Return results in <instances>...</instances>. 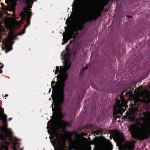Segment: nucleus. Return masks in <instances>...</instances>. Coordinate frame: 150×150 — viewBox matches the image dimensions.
I'll list each match as a JSON object with an SVG mask.
<instances>
[{
    "label": "nucleus",
    "instance_id": "obj_22",
    "mask_svg": "<svg viewBox=\"0 0 150 150\" xmlns=\"http://www.w3.org/2000/svg\"><path fill=\"white\" fill-rule=\"evenodd\" d=\"M48 127H47V129H48Z\"/></svg>",
    "mask_w": 150,
    "mask_h": 150
},
{
    "label": "nucleus",
    "instance_id": "obj_23",
    "mask_svg": "<svg viewBox=\"0 0 150 150\" xmlns=\"http://www.w3.org/2000/svg\"><path fill=\"white\" fill-rule=\"evenodd\" d=\"M1 40V38H0V40Z\"/></svg>",
    "mask_w": 150,
    "mask_h": 150
},
{
    "label": "nucleus",
    "instance_id": "obj_14",
    "mask_svg": "<svg viewBox=\"0 0 150 150\" xmlns=\"http://www.w3.org/2000/svg\"><path fill=\"white\" fill-rule=\"evenodd\" d=\"M139 112V116H138V117H140V116H141V113H140V112Z\"/></svg>",
    "mask_w": 150,
    "mask_h": 150
},
{
    "label": "nucleus",
    "instance_id": "obj_16",
    "mask_svg": "<svg viewBox=\"0 0 150 150\" xmlns=\"http://www.w3.org/2000/svg\"><path fill=\"white\" fill-rule=\"evenodd\" d=\"M12 119V118H10L9 119V121H11V120Z\"/></svg>",
    "mask_w": 150,
    "mask_h": 150
},
{
    "label": "nucleus",
    "instance_id": "obj_25",
    "mask_svg": "<svg viewBox=\"0 0 150 150\" xmlns=\"http://www.w3.org/2000/svg\"><path fill=\"white\" fill-rule=\"evenodd\" d=\"M35 1H36V0H34Z\"/></svg>",
    "mask_w": 150,
    "mask_h": 150
},
{
    "label": "nucleus",
    "instance_id": "obj_19",
    "mask_svg": "<svg viewBox=\"0 0 150 150\" xmlns=\"http://www.w3.org/2000/svg\"><path fill=\"white\" fill-rule=\"evenodd\" d=\"M66 24H67V25H68V23H67V20L66 21Z\"/></svg>",
    "mask_w": 150,
    "mask_h": 150
},
{
    "label": "nucleus",
    "instance_id": "obj_11",
    "mask_svg": "<svg viewBox=\"0 0 150 150\" xmlns=\"http://www.w3.org/2000/svg\"><path fill=\"white\" fill-rule=\"evenodd\" d=\"M107 148L108 150H112L113 149L112 146L109 140H107L106 143Z\"/></svg>",
    "mask_w": 150,
    "mask_h": 150
},
{
    "label": "nucleus",
    "instance_id": "obj_20",
    "mask_svg": "<svg viewBox=\"0 0 150 150\" xmlns=\"http://www.w3.org/2000/svg\"><path fill=\"white\" fill-rule=\"evenodd\" d=\"M8 96V95H7V94L6 95H5V96Z\"/></svg>",
    "mask_w": 150,
    "mask_h": 150
},
{
    "label": "nucleus",
    "instance_id": "obj_8",
    "mask_svg": "<svg viewBox=\"0 0 150 150\" xmlns=\"http://www.w3.org/2000/svg\"><path fill=\"white\" fill-rule=\"evenodd\" d=\"M134 142H127L122 146L123 150H132L134 149Z\"/></svg>",
    "mask_w": 150,
    "mask_h": 150
},
{
    "label": "nucleus",
    "instance_id": "obj_24",
    "mask_svg": "<svg viewBox=\"0 0 150 150\" xmlns=\"http://www.w3.org/2000/svg\"><path fill=\"white\" fill-rule=\"evenodd\" d=\"M2 42L3 44H4V42Z\"/></svg>",
    "mask_w": 150,
    "mask_h": 150
},
{
    "label": "nucleus",
    "instance_id": "obj_12",
    "mask_svg": "<svg viewBox=\"0 0 150 150\" xmlns=\"http://www.w3.org/2000/svg\"><path fill=\"white\" fill-rule=\"evenodd\" d=\"M3 65L0 66V74H1L2 72V71L1 70V69L3 68Z\"/></svg>",
    "mask_w": 150,
    "mask_h": 150
},
{
    "label": "nucleus",
    "instance_id": "obj_10",
    "mask_svg": "<svg viewBox=\"0 0 150 150\" xmlns=\"http://www.w3.org/2000/svg\"><path fill=\"white\" fill-rule=\"evenodd\" d=\"M115 138L119 142H121L123 140L122 135L119 133L116 134L115 135Z\"/></svg>",
    "mask_w": 150,
    "mask_h": 150
},
{
    "label": "nucleus",
    "instance_id": "obj_1",
    "mask_svg": "<svg viewBox=\"0 0 150 150\" xmlns=\"http://www.w3.org/2000/svg\"><path fill=\"white\" fill-rule=\"evenodd\" d=\"M72 41L70 40L69 44L66 47V53L64 55L62 58V63L64 64L63 66H58L56 67V70L54 72L55 75L58 74L57 79V83L56 84V89L54 92H53V89L52 91L53 96H52V99L54 103V108H53V105H51L52 107L53 115L54 114V119L53 120L49 121L47 124H50V126H66L67 123L63 121L62 119L63 115L61 113V109L60 105L62 103L64 98V82L67 79V71L70 67L71 64L69 59L70 55L68 49V47Z\"/></svg>",
    "mask_w": 150,
    "mask_h": 150
},
{
    "label": "nucleus",
    "instance_id": "obj_17",
    "mask_svg": "<svg viewBox=\"0 0 150 150\" xmlns=\"http://www.w3.org/2000/svg\"><path fill=\"white\" fill-rule=\"evenodd\" d=\"M54 82H51V85L52 86L53 83H54Z\"/></svg>",
    "mask_w": 150,
    "mask_h": 150
},
{
    "label": "nucleus",
    "instance_id": "obj_5",
    "mask_svg": "<svg viewBox=\"0 0 150 150\" xmlns=\"http://www.w3.org/2000/svg\"><path fill=\"white\" fill-rule=\"evenodd\" d=\"M33 3V0H25V3L26 7L24 8L23 11L21 12L20 15L21 17V20H25L27 22L25 27L20 32L17 33L15 35H14L13 34H11L9 35L8 39L9 42H8L7 38L5 39V42L4 43L5 48V53H6L12 49L11 47V41L14 39H17V36L18 35H22L25 33L26 28L30 24L29 19L31 16V13L29 9L32 7L31 4Z\"/></svg>",
    "mask_w": 150,
    "mask_h": 150
},
{
    "label": "nucleus",
    "instance_id": "obj_15",
    "mask_svg": "<svg viewBox=\"0 0 150 150\" xmlns=\"http://www.w3.org/2000/svg\"><path fill=\"white\" fill-rule=\"evenodd\" d=\"M127 17L129 18H131L132 17L131 16H128Z\"/></svg>",
    "mask_w": 150,
    "mask_h": 150
},
{
    "label": "nucleus",
    "instance_id": "obj_18",
    "mask_svg": "<svg viewBox=\"0 0 150 150\" xmlns=\"http://www.w3.org/2000/svg\"><path fill=\"white\" fill-rule=\"evenodd\" d=\"M47 132H48V133L49 134H50V132H49V130H47Z\"/></svg>",
    "mask_w": 150,
    "mask_h": 150
},
{
    "label": "nucleus",
    "instance_id": "obj_9",
    "mask_svg": "<svg viewBox=\"0 0 150 150\" xmlns=\"http://www.w3.org/2000/svg\"><path fill=\"white\" fill-rule=\"evenodd\" d=\"M142 99L137 98V100L135 101V102H140L142 103H145L148 105L150 103V96L146 95L145 96H142Z\"/></svg>",
    "mask_w": 150,
    "mask_h": 150
},
{
    "label": "nucleus",
    "instance_id": "obj_2",
    "mask_svg": "<svg viewBox=\"0 0 150 150\" xmlns=\"http://www.w3.org/2000/svg\"><path fill=\"white\" fill-rule=\"evenodd\" d=\"M73 10L71 23L74 25H79L81 18H83L86 21L94 20L101 15L103 9V6H100L92 9L86 16H83V13L85 11L86 6L83 0H74L71 6Z\"/></svg>",
    "mask_w": 150,
    "mask_h": 150
},
{
    "label": "nucleus",
    "instance_id": "obj_7",
    "mask_svg": "<svg viewBox=\"0 0 150 150\" xmlns=\"http://www.w3.org/2000/svg\"><path fill=\"white\" fill-rule=\"evenodd\" d=\"M77 34V31L75 30V31H74L73 30H70L69 32L65 34H63V42L62 43V45L67 42L70 39L72 38H73V40L75 39Z\"/></svg>",
    "mask_w": 150,
    "mask_h": 150
},
{
    "label": "nucleus",
    "instance_id": "obj_6",
    "mask_svg": "<svg viewBox=\"0 0 150 150\" xmlns=\"http://www.w3.org/2000/svg\"><path fill=\"white\" fill-rule=\"evenodd\" d=\"M17 0H5V3L8 4V6L6 7L7 10L13 12L12 16L13 17L8 19L4 23L6 27L10 29L18 27L20 26L21 23H22L21 21L20 23L15 20L16 18L15 17L14 13L15 10V7L16 5V2Z\"/></svg>",
    "mask_w": 150,
    "mask_h": 150
},
{
    "label": "nucleus",
    "instance_id": "obj_4",
    "mask_svg": "<svg viewBox=\"0 0 150 150\" xmlns=\"http://www.w3.org/2000/svg\"><path fill=\"white\" fill-rule=\"evenodd\" d=\"M4 112L3 109L0 107V119L3 123L0 130L4 133L0 134V150H8V146H10L12 150H16L19 146L18 139L12 136L11 132L6 127L7 116Z\"/></svg>",
    "mask_w": 150,
    "mask_h": 150
},
{
    "label": "nucleus",
    "instance_id": "obj_21",
    "mask_svg": "<svg viewBox=\"0 0 150 150\" xmlns=\"http://www.w3.org/2000/svg\"><path fill=\"white\" fill-rule=\"evenodd\" d=\"M62 54H63V53H62L61 54V56H62Z\"/></svg>",
    "mask_w": 150,
    "mask_h": 150
},
{
    "label": "nucleus",
    "instance_id": "obj_13",
    "mask_svg": "<svg viewBox=\"0 0 150 150\" xmlns=\"http://www.w3.org/2000/svg\"><path fill=\"white\" fill-rule=\"evenodd\" d=\"M88 68V67L87 66H86V67H83L82 68V70L83 71H84L87 69Z\"/></svg>",
    "mask_w": 150,
    "mask_h": 150
},
{
    "label": "nucleus",
    "instance_id": "obj_3",
    "mask_svg": "<svg viewBox=\"0 0 150 150\" xmlns=\"http://www.w3.org/2000/svg\"><path fill=\"white\" fill-rule=\"evenodd\" d=\"M144 117H141V120L143 121L142 124L139 122L136 116L130 117L132 121L137 120L135 124L129 127L128 131L133 138L143 140L148 138L150 136V112H143Z\"/></svg>",
    "mask_w": 150,
    "mask_h": 150
}]
</instances>
